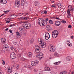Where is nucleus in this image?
<instances>
[{
    "mask_svg": "<svg viewBox=\"0 0 74 74\" xmlns=\"http://www.w3.org/2000/svg\"><path fill=\"white\" fill-rule=\"evenodd\" d=\"M44 14H47V10H45V12H44Z\"/></svg>",
    "mask_w": 74,
    "mask_h": 74,
    "instance_id": "09e8293b",
    "label": "nucleus"
},
{
    "mask_svg": "<svg viewBox=\"0 0 74 74\" xmlns=\"http://www.w3.org/2000/svg\"><path fill=\"white\" fill-rule=\"evenodd\" d=\"M39 74H42V72L41 71H40L39 72Z\"/></svg>",
    "mask_w": 74,
    "mask_h": 74,
    "instance_id": "864d4df0",
    "label": "nucleus"
},
{
    "mask_svg": "<svg viewBox=\"0 0 74 74\" xmlns=\"http://www.w3.org/2000/svg\"><path fill=\"white\" fill-rule=\"evenodd\" d=\"M10 68V67H8L7 68V71L8 73L9 74L12 72V69Z\"/></svg>",
    "mask_w": 74,
    "mask_h": 74,
    "instance_id": "6e6552de",
    "label": "nucleus"
},
{
    "mask_svg": "<svg viewBox=\"0 0 74 74\" xmlns=\"http://www.w3.org/2000/svg\"><path fill=\"white\" fill-rule=\"evenodd\" d=\"M57 5H58V7H60V8H61L62 7V4L61 3H58V4Z\"/></svg>",
    "mask_w": 74,
    "mask_h": 74,
    "instance_id": "aec40b11",
    "label": "nucleus"
},
{
    "mask_svg": "<svg viewBox=\"0 0 74 74\" xmlns=\"http://www.w3.org/2000/svg\"><path fill=\"white\" fill-rule=\"evenodd\" d=\"M56 19H58V20H60V18H58V17H56L55 18Z\"/></svg>",
    "mask_w": 74,
    "mask_h": 74,
    "instance_id": "680f3d73",
    "label": "nucleus"
},
{
    "mask_svg": "<svg viewBox=\"0 0 74 74\" xmlns=\"http://www.w3.org/2000/svg\"><path fill=\"white\" fill-rule=\"evenodd\" d=\"M1 2L3 4H6L7 3V1L6 0H1Z\"/></svg>",
    "mask_w": 74,
    "mask_h": 74,
    "instance_id": "f3484780",
    "label": "nucleus"
},
{
    "mask_svg": "<svg viewBox=\"0 0 74 74\" xmlns=\"http://www.w3.org/2000/svg\"><path fill=\"white\" fill-rule=\"evenodd\" d=\"M71 58H72L71 57H70L68 56L66 57V59L67 60L69 61L70 60H71Z\"/></svg>",
    "mask_w": 74,
    "mask_h": 74,
    "instance_id": "5701e85b",
    "label": "nucleus"
},
{
    "mask_svg": "<svg viewBox=\"0 0 74 74\" xmlns=\"http://www.w3.org/2000/svg\"><path fill=\"white\" fill-rule=\"evenodd\" d=\"M31 27L30 24V23L27 24V29H30Z\"/></svg>",
    "mask_w": 74,
    "mask_h": 74,
    "instance_id": "2eb2a0df",
    "label": "nucleus"
},
{
    "mask_svg": "<svg viewBox=\"0 0 74 74\" xmlns=\"http://www.w3.org/2000/svg\"><path fill=\"white\" fill-rule=\"evenodd\" d=\"M50 74H56L54 72H52Z\"/></svg>",
    "mask_w": 74,
    "mask_h": 74,
    "instance_id": "4d7b16f0",
    "label": "nucleus"
},
{
    "mask_svg": "<svg viewBox=\"0 0 74 74\" xmlns=\"http://www.w3.org/2000/svg\"><path fill=\"white\" fill-rule=\"evenodd\" d=\"M68 16H71V14H70V13H68Z\"/></svg>",
    "mask_w": 74,
    "mask_h": 74,
    "instance_id": "69168bd1",
    "label": "nucleus"
},
{
    "mask_svg": "<svg viewBox=\"0 0 74 74\" xmlns=\"http://www.w3.org/2000/svg\"><path fill=\"white\" fill-rule=\"evenodd\" d=\"M52 36L53 38H56L58 36V35H57L56 34H53V33L52 34Z\"/></svg>",
    "mask_w": 74,
    "mask_h": 74,
    "instance_id": "9d476101",
    "label": "nucleus"
},
{
    "mask_svg": "<svg viewBox=\"0 0 74 74\" xmlns=\"http://www.w3.org/2000/svg\"><path fill=\"white\" fill-rule=\"evenodd\" d=\"M10 57L11 59H15L16 56H15V54L14 52L11 53L10 55Z\"/></svg>",
    "mask_w": 74,
    "mask_h": 74,
    "instance_id": "39448f33",
    "label": "nucleus"
},
{
    "mask_svg": "<svg viewBox=\"0 0 74 74\" xmlns=\"http://www.w3.org/2000/svg\"><path fill=\"white\" fill-rule=\"evenodd\" d=\"M39 55L40 56V57L41 59H42V57L43 56V55H44V54L42 53L41 52L39 53Z\"/></svg>",
    "mask_w": 74,
    "mask_h": 74,
    "instance_id": "412c9836",
    "label": "nucleus"
},
{
    "mask_svg": "<svg viewBox=\"0 0 74 74\" xmlns=\"http://www.w3.org/2000/svg\"><path fill=\"white\" fill-rule=\"evenodd\" d=\"M51 7H54L55 8V5H52Z\"/></svg>",
    "mask_w": 74,
    "mask_h": 74,
    "instance_id": "5fc2aeb1",
    "label": "nucleus"
},
{
    "mask_svg": "<svg viewBox=\"0 0 74 74\" xmlns=\"http://www.w3.org/2000/svg\"><path fill=\"white\" fill-rule=\"evenodd\" d=\"M24 18L23 17H21L19 18H18V19H24Z\"/></svg>",
    "mask_w": 74,
    "mask_h": 74,
    "instance_id": "49530a36",
    "label": "nucleus"
},
{
    "mask_svg": "<svg viewBox=\"0 0 74 74\" xmlns=\"http://www.w3.org/2000/svg\"><path fill=\"white\" fill-rule=\"evenodd\" d=\"M27 24L23 25V29H27Z\"/></svg>",
    "mask_w": 74,
    "mask_h": 74,
    "instance_id": "ddd939ff",
    "label": "nucleus"
},
{
    "mask_svg": "<svg viewBox=\"0 0 74 74\" xmlns=\"http://www.w3.org/2000/svg\"><path fill=\"white\" fill-rule=\"evenodd\" d=\"M58 63H59V62H56L55 63H54V64H55L56 65H58Z\"/></svg>",
    "mask_w": 74,
    "mask_h": 74,
    "instance_id": "4c0bfd02",
    "label": "nucleus"
},
{
    "mask_svg": "<svg viewBox=\"0 0 74 74\" xmlns=\"http://www.w3.org/2000/svg\"><path fill=\"white\" fill-rule=\"evenodd\" d=\"M16 68L17 69H19V65H17L16 66Z\"/></svg>",
    "mask_w": 74,
    "mask_h": 74,
    "instance_id": "a19ab883",
    "label": "nucleus"
},
{
    "mask_svg": "<svg viewBox=\"0 0 74 74\" xmlns=\"http://www.w3.org/2000/svg\"><path fill=\"white\" fill-rule=\"evenodd\" d=\"M46 28L47 30L49 31L52 30V27H51V26L50 25H48L47 26Z\"/></svg>",
    "mask_w": 74,
    "mask_h": 74,
    "instance_id": "0eeeda50",
    "label": "nucleus"
},
{
    "mask_svg": "<svg viewBox=\"0 0 74 74\" xmlns=\"http://www.w3.org/2000/svg\"><path fill=\"white\" fill-rule=\"evenodd\" d=\"M10 12V10H8L6 11H4V12H5V13H6V12Z\"/></svg>",
    "mask_w": 74,
    "mask_h": 74,
    "instance_id": "e433bc0d",
    "label": "nucleus"
},
{
    "mask_svg": "<svg viewBox=\"0 0 74 74\" xmlns=\"http://www.w3.org/2000/svg\"><path fill=\"white\" fill-rule=\"evenodd\" d=\"M69 6H70V5H69L68 6V10H70V11H73V10H74V8H72L71 7H70V8H69Z\"/></svg>",
    "mask_w": 74,
    "mask_h": 74,
    "instance_id": "4468645a",
    "label": "nucleus"
},
{
    "mask_svg": "<svg viewBox=\"0 0 74 74\" xmlns=\"http://www.w3.org/2000/svg\"><path fill=\"white\" fill-rule=\"evenodd\" d=\"M40 4V3L38 1H36L34 3V5L35 6H37V5H38Z\"/></svg>",
    "mask_w": 74,
    "mask_h": 74,
    "instance_id": "9b49d317",
    "label": "nucleus"
},
{
    "mask_svg": "<svg viewBox=\"0 0 74 74\" xmlns=\"http://www.w3.org/2000/svg\"><path fill=\"white\" fill-rule=\"evenodd\" d=\"M25 2H23V1H21V5L22 6H24L25 5Z\"/></svg>",
    "mask_w": 74,
    "mask_h": 74,
    "instance_id": "bb28decb",
    "label": "nucleus"
},
{
    "mask_svg": "<svg viewBox=\"0 0 74 74\" xmlns=\"http://www.w3.org/2000/svg\"><path fill=\"white\" fill-rule=\"evenodd\" d=\"M45 21H48V18H46L45 19Z\"/></svg>",
    "mask_w": 74,
    "mask_h": 74,
    "instance_id": "052dcab7",
    "label": "nucleus"
},
{
    "mask_svg": "<svg viewBox=\"0 0 74 74\" xmlns=\"http://www.w3.org/2000/svg\"><path fill=\"white\" fill-rule=\"evenodd\" d=\"M1 42L3 43H5V39H4V38H1Z\"/></svg>",
    "mask_w": 74,
    "mask_h": 74,
    "instance_id": "6ab92c4d",
    "label": "nucleus"
},
{
    "mask_svg": "<svg viewBox=\"0 0 74 74\" xmlns=\"http://www.w3.org/2000/svg\"><path fill=\"white\" fill-rule=\"evenodd\" d=\"M31 64L33 66H36V63L34 61H32L31 62Z\"/></svg>",
    "mask_w": 74,
    "mask_h": 74,
    "instance_id": "f8f14e48",
    "label": "nucleus"
},
{
    "mask_svg": "<svg viewBox=\"0 0 74 74\" xmlns=\"http://www.w3.org/2000/svg\"><path fill=\"white\" fill-rule=\"evenodd\" d=\"M57 34L58 35V34L59 33V32L57 30H55L53 31L52 32V34Z\"/></svg>",
    "mask_w": 74,
    "mask_h": 74,
    "instance_id": "1a4fd4ad",
    "label": "nucleus"
},
{
    "mask_svg": "<svg viewBox=\"0 0 74 74\" xmlns=\"http://www.w3.org/2000/svg\"><path fill=\"white\" fill-rule=\"evenodd\" d=\"M28 18L27 17H24V19H25V20H27V19H28Z\"/></svg>",
    "mask_w": 74,
    "mask_h": 74,
    "instance_id": "79ce46f5",
    "label": "nucleus"
},
{
    "mask_svg": "<svg viewBox=\"0 0 74 74\" xmlns=\"http://www.w3.org/2000/svg\"><path fill=\"white\" fill-rule=\"evenodd\" d=\"M19 2H15V5L16 7H19Z\"/></svg>",
    "mask_w": 74,
    "mask_h": 74,
    "instance_id": "b1692460",
    "label": "nucleus"
},
{
    "mask_svg": "<svg viewBox=\"0 0 74 74\" xmlns=\"http://www.w3.org/2000/svg\"><path fill=\"white\" fill-rule=\"evenodd\" d=\"M34 41L33 39H31V40H30V42L31 43H33Z\"/></svg>",
    "mask_w": 74,
    "mask_h": 74,
    "instance_id": "473e14b6",
    "label": "nucleus"
},
{
    "mask_svg": "<svg viewBox=\"0 0 74 74\" xmlns=\"http://www.w3.org/2000/svg\"><path fill=\"white\" fill-rule=\"evenodd\" d=\"M19 30L20 31H21V30H22V27H20L19 28Z\"/></svg>",
    "mask_w": 74,
    "mask_h": 74,
    "instance_id": "c03bdc74",
    "label": "nucleus"
},
{
    "mask_svg": "<svg viewBox=\"0 0 74 74\" xmlns=\"http://www.w3.org/2000/svg\"><path fill=\"white\" fill-rule=\"evenodd\" d=\"M68 28H70V29H71V26L70 25H69L68 26Z\"/></svg>",
    "mask_w": 74,
    "mask_h": 74,
    "instance_id": "a18cd8bd",
    "label": "nucleus"
},
{
    "mask_svg": "<svg viewBox=\"0 0 74 74\" xmlns=\"http://www.w3.org/2000/svg\"><path fill=\"white\" fill-rule=\"evenodd\" d=\"M35 62L36 64V65H37V64H38V63H39V61H35Z\"/></svg>",
    "mask_w": 74,
    "mask_h": 74,
    "instance_id": "72a5a7b5",
    "label": "nucleus"
},
{
    "mask_svg": "<svg viewBox=\"0 0 74 74\" xmlns=\"http://www.w3.org/2000/svg\"><path fill=\"white\" fill-rule=\"evenodd\" d=\"M14 49V51L15 52H18L17 50H16V49Z\"/></svg>",
    "mask_w": 74,
    "mask_h": 74,
    "instance_id": "603ef678",
    "label": "nucleus"
},
{
    "mask_svg": "<svg viewBox=\"0 0 74 74\" xmlns=\"http://www.w3.org/2000/svg\"><path fill=\"white\" fill-rule=\"evenodd\" d=\"M9 32H10V33H12V30H10Z\"/></svg>",
    "mask_w": 74,
    "mask_h": 74,
    "instance_id": "8fccbe9b",
    "label": "nucleus"
},
{
    "mask_svg": "<svg viewBox=\"0 0 74 74\" xmlns=\"http://www.w3.org/2000/svg\"><path fill=\"white\" fill-rule=\"evenodd\" d=\"M44 14V11H42V12H41V14Z\"/></svg>",
    "mask_w": 74,
    "mask_h": 74,
    "instance_id": "13d9d810",
    "label": "nucleus"
},
{
    "mask_svg": "<svg viewBox=\"0 0 74 74\" xmlns=\"http://www.w3.org/2000/svg\"><path fill=\"white\" fill-rule=\"evenodd\" d=\"M10 21H6V23H10Z\"/></svg>",
    "mask_w": 74,
    "mask_h": 74,
    "instance_id": "338daca9",
    "label": "nucleus"
},
{
    "mask_svg": "<svg viewBox=\"0 0 74 74\" xmlns=\"http://www.w3.org/2000/svg\"><path fill=\"white\" fill-rule=\"evenodd\" d=\"M4 47H8V45H4Z\"/></svg>",
    "mask_w": 74,
    "mask_h": 74,
    "instance_id": "6e6d98bb",
    "label": "nucleus"
},
{
    "mask_svg": "<svg viewBox=\"0 0 74 74\" xmlns=\"http://www.w3.org/2000/svg\"><path fill=\"white\" fill-rule=\"evenodd\" d=\"M74 38V36H71V38L72 39H73Z\"/></svg>",
    "mask_w": 74,
    "mask_h": 74,
    "instance_id": "e2e57ef3",
    "label": "nucleus"
},
{
    "mask_svg": "<svg viewBox=\"0 0 74 74\" xmlns=\"http://www.w3.org/2000/svg\"><path fill=\"white\" fill-rule=\"evenodd\" d=\"M23 13H21L19 14V15H20V16H21V15H23Z\"/></svg>",
    "mask_w": 74,
    "mask_h": 74,
    "instance_id": "3c124183",
    "label": "nucleus"
},
{
    "mask_svg": "<svg viewBox=\"0 0 74 74\" xmlns=\"http://www.w3.org/2000/svg\"><path fill=\"white\" fill-rule=\"evenodd\" d=\"M36 52L37 53H38L40 52V48L38 46L36 45L35 47Z\"/></svg>",
    "mask_w": 74,
    "mask_h": 74,
    "instance_id": "20e7f679",
    "label": "nucleus"
},
{
    "mask_svg": "<svg viewBox=\"0 0 74 74\" xmlns=\"http://www.w3.org/2000/svg\"><path fill=\"white\" fill-rule=\"evenodd\" d=\"M68 45L69 47H71V46H72V44H71V43H70V44H68Z\"/></svg>",
    "mask_w": 74,
    "mask_h": 74,
    "instance_id": "c9c22d12",
    "label": "nucleus"
},
{
    "mask_svg": "<svg viewBox=\"0 0 74 74\" xmlns=\"http://www.w3.org/2000/svg\"><path fill=\"white\" fill-rule=\"evenodd\" d=\"M45 70L46 71H51V69L49 68V67H46L45 68Z\"/></svg>",
    "mask_w": 74,
    "mask_h": 74,
    "instance_id": "dca6fc26",
    "label": "nucleus"
},
{
    "mask_svg": "<svg viewBox=\"0 0 74 74\" xmlns=\"http://www.w3.org/2000/svg\"><path fill=\"white\" fill-rule=\"evenodd\" d=\"M49 23L50 24H53V22L52 21V20H50L49 21Z\"/></svg>",
    "mask_w": 74,
    "mask_h": 74,
    "instance_id": "cd10ccee",
    "label": "nucleus"
},
{
    "mask_svg": "<svg viewBox=\"0 0 74 74\" xmlns=\"http://www.w3.org/2000/svg\"><path fill=\"white\" fill-rule=\"evenodd\" d=\"M62 73L63 74H67V72L66 71H63Z\"/></svg>",
    "mask_w": 74,
    "mask_h": 74,
    "instance_id": "c85d7f7f",
    "label": "nucleus"
},
{
    "mask_svg": "<svg viewBox=\"0 0 74 74\" xmlns=\"http://www.w3.org/2000/svg\"><path fill=\"white\" fill-rule=\"evenodd\" d=\"M45 36L47 37H48V36H49V38H50V35H49V33L47 32H46V34Z\"/></svg>",
    "mask_w": 74,
    "mask_h": 74,
    "instance_id": "a211bd4d",
    "label": "nucleus"
},
{
    "mask_svg": "<svg viewBox=\"0 0 74 74\" xmlns=\"http://www.w3.org/2000/svg\"><path fill=\"white\" fill-rule=\"evenodd\" d=\"M25 68H28V67H29V65L27 64H26L25 65Z\"/></svg>",
    "mask_w": 74,
    "mask_h": 74,
    "instance_id": "2f4dec72",
    "label": "nucleus"
},
{
    "mask_svg": "<svg viewBox=\"0 0 74 74\" xmlns=\"http://www.w3.org/2000/svg\"><path fill=\"white\" fill-rule=\"evenodd\" d=\"M61 22L63 23H66V21L64 20H62L61 21Z\"/></svg>",
    "mask_w": 74,
    "mask_h": 74,
    "instance_id": "7c9ffc66",
    "label": "nucleus"
},
{
    "mask_svg": "<svg viewBox=\"0 0 74 74\" xmlns=\"http://www.w3.org/2000/svg\"><path fill=\"white\" fill-rule=\"evenodd\" d=\"M61 23H61V22L60 21H56L55 22V25L56 26H59V25H61Z\"/></svg>",
    "mask_w": 74,
    "mask_h": 74,
    "instance_id": "423d86ee",
    "label": "nucleus"
},
{
    "mask_svg": "<svg viewBox=\"0 0 74 74\" xmlns=\"http://www.w3.org/2000/svg\"><path fill=\"white\" fill-rule=\"evenodd\" d=\"M42 20L41 19V18H40L38 20V23L41 26H44V22L42 21Z\"/></svg>",
    "mask_w": 74,
    "mask_h": 74,
    "instance_id": "7ed1b4c3",
    "label": "nucleus"
},
{
    "mask_svg": "<svg viewBox=\"0 0 74 74\" xmlns=\"http://www.w3.org/2000/svg\"><path fill=\"white\" fill-rule=\"evenodd\" d=\"M45 40H48L49 39V37H48V36H45Z\"/></svg>",
    "mask_w": 74,
    "mask_h": 74,
    "instance_id": "c756f323",
    "label": "nucleus"
},
{
    "mask_svg": "<svg viewBox=\"0 0 74 74\" xmlns=\"http://www.w3.org/2000/svg\"><path fill=\"white\" fill-rule=\"evenodd\" d=\"M4 15V14H3L0 16V17H1V16H3V15Z\"/></svg>",
    "mask_w": 74,
    "mask_h": 74,
    "instance_id": "774afa93",
    "label": "nucleus"
},
{
    "mask_svg": "<svg viewBox=\"0 0 74 74\" xmlns=\"http://www.w3.org/2000/svg\"><path fill=\"white\" fill-rule=\"evenodd\" d=\"M13 44H14V45H16L17 44L16 42H13Z\"/></svg>",
    "mask_w": 74,
    "mask_h": 74,
    "instance_id": "ea45409f",
    "label": "nucleus"
},
{
    "mask_svg": "<svg viewBox=\"0 0 74 74\" xmlns=\"http://www.w3.org/2000/svg\"><path fill=\"white\" fill-rule=\"evenodd\" d=\"M10 49L11 50H12V51H13V49H14V48H13V47H10Z\"/></svg>",
    "mask_w": 74,
    "mask_h": 74,
    "instance_id": "de8ad7c7",
    "label": "nucleus"
},
{
    "mask_svg": "<svg viewBox=\"0 0 74 74\" xmlns=\"http://www.w3.org/2000/svg\"><path fill=\"white\" fill-rule=\"evenodd\" d=\"M16 33L17 35H18V36H20V33H19V32H17Z\"/></svg>",
    "mask_w": 74,
    "mask_h": 74,
    "instance_id": "f704fd0d",
    "label": "nucleus"
},
{
    "mask_svg": "<svg viewBox=\"0 0 74 74\" xmlns=\"http://www.w3.org/2000/svg\"><path fill=\"white\" fill-rule=\"evenodd\" d=\"M36 58H39V60H41V57L40 56V55H36Z\"/></svg>",
    "mask_w": 74,
    "mask_h": 74,
    "instance_id": "393cba45",
    "label": "nucleus"
},
{
    "mask_svg": "<svg viewBox=\"0 0 74 74\" xmlns=\"http://www.w3.org/2000/svg\"><path fill=\"white\" fill-rule=\"evenodd\" d=\"M54 56H56V57H58L59 56V54L58 53H54Z\"/></svg>",
    "mask_w": 74,
    "mask_h": 74,
    "instance_id": "a878e982",
    "label": "nucleus"
},
{
    "mask_svg": "<svg viewBox=\"0 0 74 74\" xmlns=\"http://www.w3.org/2000/svg\"><path fill=\"white\" fill-rule=\"evenodd\" d=\"M69 44H70V42H69V41H67V44L68 45Z\"/></svg>",
    "mask_w": 74,
    "mask_h": 74,
    "instance_id": "bf43d9fd",
    "label": "nucleus"
},
{
    "mask_svg": "<svg viewBox=\"0 0 74 74\" xmlns=\"http://www.w3.org/2000/svg\"><path fill=\"white\" fill-rule=\"evenodd\" d=\"M15 2L19 3L20 2V0H16Z\"/></svg>",
    "mask_w": 74,
    "mask_h": 74,
    "instance_id": "37998d69",
    "label": "nucleus"
},
{
    "mask_svg": "<svg viewBox=\"0 0 74 74\" xmlns=\"http://www.w3.org/2000/svg\"><path fill=\"white\" fill-rule=\"evenodd\" d=\"M38 41L40 44H41V46L42 47V48H45V47H46V43L44 40H42L41 38H38Z\"/></svg>",
    "mask_w": 74,
    "mask_h": 74,
    "instance_id": "f257e3e1",
    "label": "nucleus"
},
{
    "mask_svg": "<svg viewBox=\"0 0 74 74\" xmlns=\"http://www.w3.org/2000/svg\"><path fill=\"white\" fill-rule=\"evenodd\" d=\"M28 57H31L32 56V53L31 52H29L28 53Z\"/></svg>",
    "mask_w": 74,
    "mask_h": 74,
    "instance_id": "4be33fe9",
    "label": "nucleus"
},
{
    "mask_svg": "<svg viewBox=\"0 0 74 74\" xmlns=\"http://www.w3.org/2000/svg\"><path fill=\"white\" fill-rule=\"evenodd\" d=\"M69 10V11H68V13L69 14H70V10Z\"/></svg>",
    "mask_w": 74,
    "mask_h": 74,
    "instance_id": "0e129e2a",
    "label": "nucleus"
},
{
    "mask_svg": "<svg viewBox=\"0 0 74 74\" xmlns=\"http://www.w3.org/2000/svg\"><path fill=\"white\" fill-rule=\"evenodd\" d=\"M49 50L51 52H53L55 51V47L52 45H51L49 46Z\"/></svg>",
    "mask_w": 74,
    "mask_h": 74,
    "instance_id": "f03ea898",
    "label": "nucleus"
},
{
    "mask_svg": "<svg viewBox=\"0 0 74 74\" xmlns=\"http://www.w3.org/2000/svg\"><path fill=\"white\" fill-rule=\"evenodd\" d=\"M2 61H3V63H2V64H5V61H4V60H2Z\"/></svg>",
    "mask_w": 74,
    "mask_h": 74,
    "instance_id": "58836bf2",
    "label": "nucleus"
}]
</instances>
